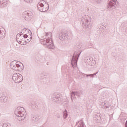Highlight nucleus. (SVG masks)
I'll return each mask as SVG.
<instances>
[{"label":"nucleus","mask_w":127,"mask_h":127,"mask_svg":"<svg viewBox=\"0 0 127 127\" xmlns=\"http://www.w3.org/2000/svg\"><path fill=\"white\" fill-rule=\"evenodd\" d=\"M97 74H98V72L94 74H88V75H89V77H91V78H94V76H95V75H97Z\"/></svg>","instance_id":"nucleus-25"},{"label":"nucleus","mask_w":127,"mask_h":127,"mask_svg":"<svg viewBox=\"0 0 127 127\" xmlns=\"http://www.w3.org/2000/svg\"><path fill=\"white\" fill-rule=\"evenodd\" d=\"M24 1H25L26 2L28 3H30V2H32V0H24Z\"/></svg>","instance_id":"nucleus-26"},{"label":"nucleus","mask_w":127,"mask_h":127,"mask_svg":"<svg viewBox=\"0 0 127 127\" xmlns=\"http://www.w3.org/2000/svg\"><path fill=\"white\" fill-rule=\"evenodd\" d=\"M2 127H11V125L9 123H4L2 125Z\"/></svg>","instance_id":"nucleus-23"},{"label":"nucleus","mask_w":127,"mask_h":127,"mask_svg":"<svg viewBox=\"0 0 127 127\" xmlns=\"http://www.w3.org/2000/svg\"><path fill=\"white\" fill-rule=\"evenodd\" d=\"M7 100V97L4 96V94H1V95L0 96V102H1V103H5Z\"/></svg>","instance_id":"nucleus-16"},{"label":"nucleus","mask_w":127,"mask_h":127,"mask_svg":"<svg viewBox=\"0 0 127 127\" xmlns=\"http://www.w3.org/2000/svg\"><path fill=\"white\" fill-rule=\"evenodd\" d=\"M61 35H60V39L63 41V40H67L69 36L68 35V32L67 31H64V32H62Z\"/></svg>","instance_id":"nucleus-11"},{"label":"nucleus","mask_w":127,"mask_h":127,"mask_svg":"<svg viewBox=\"0 0 127 127\" xmlns=\"http://www.w3.org/2000/svg\"><path fill=\"white\" fill-rule=\"evenodd\" d=\"M90 17L88 15H85L81 18V23H82L85 27H88L89 29L92 28V24L90 23Z\"/></svg>","instance_id":"nucleus-4"},{"label":"nucleus","mask_w":127,"mask_h":127,"mask_svg":"<svg viewBox=\"0 0 127 127\" xmlns=\"http://www.w3.org/2000/svg\"><path fill=\"white\" fill-rule=\"evenodd\" d=\"M41 42L49 49H54L55 47L52 41V33H46L45 37L41 40Z\"/></svg>","instance_id":"nucleus-1"},{"label":"nucleus","mask_w":127,"mask_h":127,"mask_svg":"<svg viewBox=\"0 0 127 127\" xmlns=\"http://www.w3.org/2000/svg\"><path fill=\"white\" fill-rule=\"evenodd\" d=\"M75 96H76V97H80V92H77V91H72L71 93V100H73L72 98H74Z\"/></svg>","instance_id":"nucleus-15"},{"label":"nucleus","mask_w":127,"mask_h":127,"mask_svg":"<svg viewBox=\"0 0 127 127\" xmlns=\"http://www.w3.org/2000/svg\"><path fill=\"white\" fill-rule=\"evenodd\" d=\"M85 75H86V77H89V74H85Z\"/></svg>","instance_id":"nucleus-29"},{"label":"nucleus","mask_w":127,"mask_h":127,"mask_svg":"<svg viewBox=\"0 0 127 127\" xmlns=\"http://www.w3.org/2000/svg\"><path fill=\"white\" fill-rule=\"evenodd\" d=\"M33 13L30 11H25L23 13V18L25 20H30L32 18Z\"/></svg>","instance_id":"nucleus-9"},{"label":"nucleus","mask_w":127,"mask_h":127,"mask_svg":"<svg viewBox=\"0 0 127 127\" xmlns=\"http://www.w3.org/2000/svg\"><path fill=\"white\" fill-rule=\"evenodd\" d=\"M52 101L55 102L57 104H60L61 103V98H60V95L57 93H54L52 96Z\"/></svg>","instance_id":"nucleus-10"},{"label":"nucleus","mask_w":127,"mask_h":127,"mask_svg":"<svg viewBox=\"0 0 127 127\" xmlns=\"http://www.w3.org/2000/svg\"><path fill=\"white\" fill-rule=\"evenodd\" d=\"M100 107L103 109H108L111 107V104L109 101H105L101 103Z\"/></svg>","instance_id":"nucleus-12"},{"label":"nucleus","mask_w":127,"mask_h":127,"mask_svg":"<svg viewBox=\"0 0 127 127\" xmlns=\"http://www.w3.org/2000/svg\"><path fill=\"white\" fill-rule=\"evenodd\" d=\"M94 121L95 123H101L102 119L101 118V114L100 113H97L95 115Z\"/></svg>","instance_id":"nucleus-13"},{"label":"nucleus","mask_w":127,"mask_h":127,"mask_svg":"<svg viewBox=\"0 0 127 127\" xmlns=\"http://www.w3.org/2000/svg\"><path fill=\"white\" fill-rule=\"evenodd\" d=\"M26 29H23L22 31V32L21 33H20L19 34L21 36H22V35H23L24 33V31H26Z\"/></svg>","instance_id":"nucleus-24"},{"label":"nucleus","mask_w":127,"mask_h":127,"mask_svg":"<svg viewBox=\"0 0 127 127\" xmlns=\"http://www.w3.org/2000/svg\"><path fill=\"white\" fill-rule=\"evenodd\" d=\"M16 39L17 41L19 43V44H22V41H24V38L20 34H18L16 36Z\"/></svg>","instance_id":"nucleus-14"},{"label":"nucleus","mask_w":127,"mask_h":127,"mask_svg":"<svg viewBox=\"0 0 127 127\" xmlns=\"http://www.w3.org/2000/svg\"><path fill=\"white\" fill-rule=\"evenodd\" d=\"M6 3V0H0V6H2Z\"/></svg>","instance_id":"nucleus-19"},{"label":"nucleus","mask_w":127,"mask_h":127,"mask_svg":"<svg viewBox=\"0 0 127 127\" xmlns=\"http://www.w3.org/2000/svg\"><path fill=\"white\" fill-rule=\"evenodd\" d=\"M37 7L41 12H45L48 10L49 5L48 4H46L45 1L42 0L38 3Z\"/></svg>","instance_id":"nucleus-3"},{"label":"nucleus","mask_w":127,"mask_h":127,"mask_svg":"<svg viewBox=\"0 0 127 127\" xmlns=\"http://www.w3.org/2000/svg\"><path fill=\"white\" fill-rule=\"evenodd\" d=\"M117 3V0H108V2L107 5V9L108 10H112L116 8V4Z\"/></svg>","instance_id":"nucleus-7"},{"label":"nucleus","mask_w":127,"mask_h":127,"mask_svg":"<svg viewBox=\"0 0 127 127\" xmlns=\"http://www.w3.org/2000/svg\"><path fill=\"white\" fill-rule=\"evenodd\" d=\"M13 81H14L15 83L19 84L21 82H22L23 77L22 75L19 73H14L12 77Z\"/></svg>","instance_id":"nucleus-6"},{"label":"nucleus","mask_w":127,"mask_h":127,"mask_svg":"<svg viewBox=\"0 0 127 127\" xmlns=\"http://www.w3.org/2000/svg\"><path fill=\"white\" fill-rule=\"evenodd\" d=\"M96 2H97V3H100L101 2V0H95Z\"/></svg>","instance_id":"nucleus-28"},{"label":"nucleus","mask_w":127,"mask_h":127,"mask_svg":"<svg viewBox=\"0 0 127 127\" xmlns=\"http://www.w3.org/2000/svg\"><path fill=\"white\" fill-rule=\"evenodd\" d=\"M76 125L78 126V127H85L84 126V123L83 121H80L76 123Z\"/></svg>","instance_id":"nucleus-17"},{"label":"nucleus","mask_w":127,"mask_h":127,"mask_svg":"<svg viewBox=\"0 0 127 127\" xmlns=\"http://www.w3.org/2000/svg\"><path fill=\"white\" fill-rule=\"evenodd\" d=\"M80 55H81V52L79 54H78L77 52L74 53L71 60V65L72 67H74V66H76L77 65L78 59H79Z\"/></svg>","instance_id":"nucleus-5"},{"label":"nucleus","mask_w":127,"mask_h":127,"mask_svg":"<svg viewBox=\"0 0 127 127\" xmlns=\"http://www.w3.org/2000/svg\"><path fill=\"white\" fill-rule=\"evenodd\" d=\"M33 120L35 122H37L39 120H40V116H35V117L33 118Z\"/></svg>","instance_id":"nucleus-22"},{"label":"nucleus","mask_w":127,"mask_h":127,"mask_svg":"<svg viewBox=\"0 0 127 127\" xmlns=\"http://www.w3.org/2000/svg\"><path fill=\"white\" fill-rule=\"evenodd\" d=\"M29 33H30L29 35V37H27V40L28 41V42H29L31 40V38H32V33H31V31H29Z\"/></svg>","instance_id":"nucleus-18"},{"label":"nucleus","mask_w":127,"mask_h":127,"mask_svg":"<svg viewBox=\"0 0 127 127\" xmlns=\"http://www.w3.org/2000/svg\"><path fill=\"white\" fill-rule=\"evenodd\" d=\"M15 115L18 117L17 120L18 121H23L26 117V113L24 110V108L18 107L15 111Z\"/></svg>","instance_id":"nucleus-2"},{"label":"nucleus","mask_w":127,"mask_h":127,"mask_svg":"<svg viewBox=\"0 0 127 127\" xmlns=\"http://www.w3.org/2000/svg\"><path fill=\"white\" fill-rule=\"evenodd\" d=\"M67 117H68V114H67V110H65L64 112V115H63V118L64 119V120H66L67 118Z\"/></svg>","instance_id":"nucleus-21"},{"label":"nucleus","mask_w":127,"mask_h":127,"mask_svg":"<svg viewBox=\"0 0 127 127\" xmlns=\"http://www.w3.org/2000/svg\"><path fill=\"white\" fill-rule=\"evenodd\" d=\"M10 67L15 71H19V68L20 67V64H19V62L13 61L10 64Z\"/></svg>","instance_id":"nucleus-8"},{"label":"nucleus","mask_w":127,"mask_h":127,"mask_svg":"<svg viewBox=\"0 0 127 127\" xmlns=\"http://www.w3.org/2000/svg\"><path fill=\"white\" fill-rule=\"evenodd\" d=\"M4 35H5V33L0 30V38H4Z\"/></svg>","instance_id":"nucleus-20"},{"label":"nucleus","mask_w":127,"mask_h":127,"mask_svg":"<svg viewBox=\"0 0 127 127\" xmlns=\"http://www.w3.org/2000/svg\"><path fill=\"white\" fill-rule=\"evenodd\" d=\"M27 37H28V35H27V34H24L23 36V38H24V39L25 38H27Z\"/></svg>","instance_id":"nucleus-27"}]
</instances>
